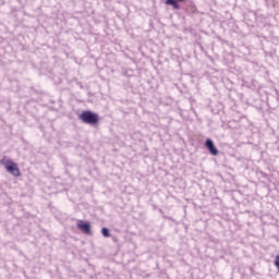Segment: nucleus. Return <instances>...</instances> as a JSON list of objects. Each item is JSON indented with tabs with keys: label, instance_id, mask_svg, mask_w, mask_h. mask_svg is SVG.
<instances>
[{
	"label": "nucleus",
	"instance_id": "obj_6",
	"mask_svg": "<svg viewBox=\"0 0 279 279\" xmlns=\"http://www.w3.org/2000/svg\"><path fill=\"white\" fill-rule=\"evenodd\" d=\"M101 234H102V236L108 238V236H110V230H108V228H102Z\"/></svg>",
	"mask_w": 279,
	"mask_h": 279
},
{
	"label": "nucleus",
	"instance_id": "obj_2",
	"mask_svg": "<svg viewBox=\"0 0 279 279\" xmlns=\"http://www.w3.org/2000/svg\"><path fill=\"white\" fill-rule=\"evenodd\" d=\"M80 119L83 123H87V125H97L99 123V114L89 110L83 111L80 114Z\"/></svg>",
	"mask_w": 279,
	"mask_h": 279
},
{
	"label": "nucleus",
	"instance_id": "obj_7",
	"mask_svg": "<svg viewBox=\"0 0 279 279\" xmlns=\"http://www.w3.org/2000/svg\"><path fill=\"white\" fill-rule=\"evenodd\" d=\"M274 265L277 268V271L279 274V255H276L275 260H274Z\"/></svg>",
	"mask_w": 279,
	"mask_h": 279
},
{
	"label": "nucleus",
	"instance_id": "obj_3",
	"mask_svg": "<svg viewBox=\"0 0 279 279\" xmlns=\"http://www.w3.org/2000/svg\"><path fill=\"white\" fill-rule=\"evenodd\" d=\"M77 228L78 230H81V232H83L84 234H92L90 232V223L84 221V220H80L77 222Z\"/></svg>",
	"mask_w": 279,
	"mask_h": 279
},
{
	"label": "nucleus",
	"instance_id": "obj_4",
	"mask_svg": "<svg viewBox=\"0 0 279 279\" xmlns=\"http://www.w3.org/2000/svg\"><path fill=\"white\" fill-rule=\"evenodd\" d=\"M205 147L208 149L211 156H217L219 154V150L217 149V147H215V143H213V140H207L205 143Z\"/></svg>",
	"mask_w": 279,
	"mask_h": 279
},
{
	"label": "nucleus",
	"instance_id": "obj_5",
	"mask_svg": "<svg viewBox=\"0 0 279 279\" xmlns=\"http://www.w3.org/2000/svg\"><path fill=\"white\" fill-rule=\"evenodd\" d=\"M166 5H172L174 10H180V4L175 0H166Z\"/></svg>",
	"mask_w": 279,
	"mask_h": 279
},
{
	"label": "nucleus",
	"instance_id": "obj_1",
	"mask_svg": "<svg viewBox=\"0 0 279 279\" xmlns=\"http://www.w3.org/2000/svg\"><path fill=\"white\" fill-rule=\"evenodd\" d=\"M0 162L3 165L4 169H7L8 173H11V175H14V178H20L21 169L19 168V163L14 162L8 157L2 158Z\"/></svg>",
	"mask_w": 279,
	"mask_h": 279
}]
</instances>
